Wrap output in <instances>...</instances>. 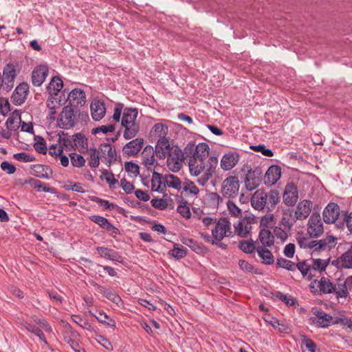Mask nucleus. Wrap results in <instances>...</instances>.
Instances as JSON below:
<instances>
[{"label":"nucleus","mask_w":352,"mask_h":352,"mask_svg":"<svg viewBox=\"0 0 352 352\" xmlns=\"http://www.w3.org/2000/svg\"><path fill=\"white\" fill-rule=\"evenodd\" d=\"M155 155L160 160L168 157L167 166L173 173H177L181 169L182 162L185 160L182 150L177 145L170 142V139L166 137H161L157 140Z\"/></svg>","instance_id":"f257e3e1"},{"label":"nucleus","mask_w":352,"mask_h":352,"mask_svg":"<svg viewBox=\"0 0 352 352\" xmlns=\"http://www.w3.org/2000/svg\"><path fill=\"white\" fill-rule=\"evenodd\" d=\"M138 116V110L137 108L126 107L124 109L121 126L124 128L123 137L125 140H130L138 133L140 126L135 122Z\"/></svg>","instance_id":"f03ea898"},{"label":"nucleus","mask_w":352,"mask_h":352,"mask_svg":"<svg viewBox=\"0 0 352 352\" xmlns=\"http://www.w3.org/2000/svg\"><path fill=\"white\" fill-rule=\"evenodd\" d=\"M241 172L245 174L243 181L248 191L256 189L262 182L263 171L260 166L252 169L250 165L245 164L241 168Z\"/></svg>","instance_id":"7ed1b4c3"},{"label":"nucleus","mask_w":352,"mask_h":352,"mask_svg":"<svg viewBox=\"0 0 352 352\" xmlns=\"http://www.w3.org/2000/svg\"><path fill=\"white\" fill-rule=\"evenodd\" d=\"M67 100L69 101V106L72 107L76 108L79 105L82 106L86 102L85 92L81 89L75 88L69 93L67 98L62 99V97L60 96L58 104L59 106H62L65 104Z\"/></svg>","instance_id":"20e7f679"},{"label":"nucleus","mask_w":352,"mask_h":352,"mask_svg":"<svg viewBox=\"0 0 352 352\" xmlns=\"http://www.w3.org/2000/svg\"><path fill=\"white\" fill-rule=\"evenodd\" d=\"M18 63L14 65L13 63H8L3 69L2 76L5 80L3 89L7 92L11 91L14 87V82L20 72V69H16Z\"/></svg>","instance_id":"39448f33"},{"label":"nucleus","mask_w":352,"mask_h":352,"mask_svg":"<svg viewBox=\"0 0 352 352\" xmlns=\"http://www.w3.org/2000/svg\"><path fill=\"white\" fill-rule=\"evenodd\" d=\"M75 125V114L74 108L65 106L57 119V126L63 129H69Z\"/></svg>","instance_id":"423d86ee"},{"label":"nucleus","mask_w":352,"mask_h":352,"mask_svg":"<svg viewBox=\"0 0 352 352\" xmlns=\"http://www.w3.org/2000/svg\"><path fill=\"white\" fill-rule=\"evenodd\" d=\"M307 231L312 238H318L323 234V223L318 211H314L310 216L307 223Z\"/></svg>","instance_id":"0eeeda50"},{"label":"nucleus","mask_w":352,"mask_h":352,"mask_svg":"<svg viewBox=\"0 0 352 352\" xmlns=\"http://www.w3.org/2000/svg\"><path fill=\"white\" fill-rule=\"evenodd\" d=\"M239 181L236 176H230L224 179L221 192L226 198H234L239 192Z\"/></svg>","instance_id":"6e6552de"},{"label":"nucleus","mask_w":352,"mask_h":352,"mask_svg":"<svg viewBox=\"0 0 352 352\" xmlns=\"http://www.w3.org/2000/svg\"><path fill=\"white\" fill-rule=\"evenodd\" d=\"M312 313L315 316L309 318L310 324L316 325L318 328H328L331 326V320L333 316L317 308L312 309Z\"/></svg>","instance_id":"1a4fd4ad"},{"label":"nucleus","mask_w":352,"mask_h":352,"mask_svg":"<svg viewBox=\"0 0 352 352\" xmlns=\"http://www.w3.org/2000/svg\"><path fill=\"white\" fill-rule=\"evenodd\" d=\"M298 199V190L293 182L286 184L283 195V203L289 207L294 206Z\"/></svg>","instance_id":"9d476101"},{"label":"nucleus","mask_w":352,"mask_h":352,"mask_svg":"<svg viewBox=\"0 0 352 352\" xmlns=\"http://www.w3.org/2000/svg\"><path fill=\"white\" fill-rule=\"evenodd\" d=\"M153 179H155L160 185L166 184L169 188L180 190L182 182L180 179L173 174H166L164 176L156 171H153Z\"/></svg>","instance_id":"9b49d317"},{"label":"nucleus","mask_w":352,"mask_h":352,"mask_svg":"<svg viewBox=\"0 0 352 352\" xmlns=\"http://www.w3.org/2000/svg\"><path fill=\"white\" fill-rule=\"evenodd\" d=\"M29 94V85L26 82H21L14 90L11 100L16 106L22 105L26 100Z\"/></svg>","instance_id":"f8f14e48"},{"label":"nucleus","mask_w":352,"mask_h":352,"mask_svg":"<svg viewBox=\"0 0 352 352\" xmlns=\"http://www.w3.org/2000/svg\"><path fill=\"white\" fill-rule=\"evenodd\" d=\"M48 74L49 66L47 64L36 66L31 74L32 84L35 87H40L45 80Z\"/></svg>","instance_id":"ddd939ff"},{"label":"nucleus","mask_w":352,"mask_h":352,"mask_svg":"<svg viewBox=\"0 0 352 352\" xmlns=\"http://www.w3.org/2000/svg\"><path fill=\"white\" fill-rule=\"evenodd\" d=\"M340 214V206L334 202H329L322 212V219L327 224L335 223Z\"/></svg>","instance_id":"4468645a"},{"label":"nucleus","mask_w":352,"mask_h":352,"mask_svg":"<svg viewBox=\"0 0 352 352\" xmlns=\"http://www.w3.org/2000/svg\"><path fill=\"white\" fill-rule=\"evenodd\" d=\"M267 192L263 188L257 189L252 195L250 202L252 208L261 211L267 208Z\"/></svg>","instance_id":"2eb2a0df"},{"label":"nucleus","mask_w":352,"mask_h":352,"mask_svg":"<svg viewBox=\"0 0 352 352\" xmlns=\"http://www.w3.org/2000/svg\"><path fill=\"white\" fill-rule=\"evenodd\" d=\"M281 167L278 165L270 166L264 177V184L268 187L274 185L281 177Z\"/></svg>","instance_id":"dca6fc26"},{"label":"nucleus","mask_w":352,"mask_h":352,"mask_svg":"<svg viewBox=\"0 0 352 352\" xmlns=\"http://www.w3.org/2000/svg\"><path fill=\"white\" fill-rule=\"evenodd\" d=\"M230 228V221L228 219L221 218L217 223L214 229L212 230V237L214 240L221 241L226 236V230Z\"/></svg>","instance_id":"f3484780"},{"label":"nucleus","mask_w":352,"mask_h":352,"mask_svg":"<svg viewBox=\"0 0 352 352\" xmlns=\"http://www.w3.org/2000/svg\"><path fill=\"white\" fill-rule=\"evenodd\" d=\"M282 214L283 216L280 220L279 225L283 226L285 230L289 232L299 219L296 217V213H294L293 210L291 208L283 209Z\"/></svg>","instance_id":"a211bd4d"},{"label":"nucleus","mask_w":352,"mask_h":352,"mask_svg":"<svg viewBox=\"0 0 352 352\" xmlns=\"http://www.w3.org/2000/svg\"><path fill=\"white\" fill-rule=\"evenodd\" d=\"M92 285L96 287V290L109 300L115 303L118 306L123 305V300L121 297L116 293L111 291L110 288H107L100 285L96 283H93Z\"/></svg>","instance_id":"6ab92c4d"},{"label":"nucleus","mask_w":352,"mask_h":352,"mask_svg":"<svg viewBox=\"0 0 352 352\" xmlns=\"http://www.w3.org/2000/svg\"><path fill=\"white\" fill-rule=\"evenodd\" d=\"M144 145L143 138H135L127 142L123 147L124 154L127 156H135Z\"/></svg>","instance_id":"aec40b11"},{"label":"nucleus","mask_w":352,"mask_h":352,"mask_svg":"<svg viewBox=\"0 0 352 352\" xmlns=\"http://www.w3.org/2000/svg\"><path fill=\"white\" fill-rule=\"evenodd\" d=\"M96 251L101 257L109 259L113 261H117L120 263H124L123 257L118 252H116L113 249L104 246H98L96 248Z\"/></svg>","instance_id":"412c9836"},{"label":"nucleus","mask_w":352,"mask_h":352,"mask_svg":"<svg viewBox=\"0 0 352 352\" xmlns=\"http://www.w3.org/2000/svg\"><path fill=\"white\" fill-rule=\"evenodd\" d=\"M239 160V154L236 152H229L223 155L221 160V167L224 170H231Z\"/></svg>","instance_id":"4be33fe9"},{"label":"nucleus","mask_w":352,"mask_h":352,"mask_svg":"<svg viewBox=\"0 0 352 352\" xmlns=\"http://www.w3.org/2000/svg\"><path fill=\"white\" fill-rule=\"evenodd\" d=\"M312 206L313 203L311 200L304 199L300 201L295 211L296 217L298 218L299 220H304L307 218L311 210Z\"/></svg>","instance_id":"5701e85b"},{"label":"nucleus","mask_w":352,"mask_h":352,"mask_svg":"<svg viewBox=\"0 0 352 352\" xmlns=\"http://www.w3.org/2000/svg\"><path fill=\"white\" fill-rule=\"evenodd\" d=\"M89 199L91 201L98 203L100 206H103L105 209L109 210L116 209L119 214H122L125 217H128L126 211L123 208L120 207L113 203H110L108 200L102 199L96 196H89Z\"/></svg>","instance_id":"b1692460"},{"label":"nucleus","mask_w":352,"mask_h":352,"mask_svg":"<svg viewBox=\"0 0 352 352\" xmlns=\"http://www.w3.org/2000/svg\"><path fill=\"white\" fill-rule=\"evenodd\" d=\"M130 218L131 220L138 222V223H140L142 222H144L148 224H153L151 229H152V230H153L155 232H157L159 233H162L164 234H166L167 233L166 228L164 225H162L160 223H157L155 220H151L150 219H146V217H142V216L131 215Z\"/></svg>","instance_id":"393cba45"},{"label":"nucleus","mask_w":352,"mask_h":352,"mask_svg":"<svg viewBox=\"0 0 352 352\" xmlns=\"http://www.w3.org/2000/svg\"><path fill=\"white\" fill-rule=\"evenodd\" d=\"M106 113L104 102L100 100H95L91 104V113L93 120L99 121L102 119Z\"/></svg>","instance_id":"a878e982"},{"label":"nucleus","mask_w":352,"mask_h":352,"mask_svg":"<svg viewBox=\"0 0 352 352\" xmlns=\"http://www.w3.org/2000/svg\"><path fill=\"white\" fill-rule=\"evenodd\" d=\"M31 170H34V175L36 177L42 179H50L52 177L53 170L47 165L33 164L30 166Z\"/></svg>","instance_id":"bb28decb"},{"label":"nucleus","mask_w":352,"mask_h":352,"mask_svg":"<svg viewBox=\"0 0 352 352\" xmlns=\"http://www.w3.org/2000/svg\"><path fill=\"white\" fill-rule=\"evenodd\" d=\"M63 87V82L58 76L52 77L50 83L47 86V92L50 96H58Z\"/></svg>","instance_id":"cd10ccee"},{"label":"nucleus","mask_w":352,"mask_h":352,"mask_svg":"<svg viewBox=\"0 0 352 352\" xmlns=\"http://www.w3.org/2000/svg\"><path fill=\"white\" fill-rule=\"evenodd\" d=\"M74 138V150L78 148L80 153H86L88 152V140L86 136L82 133H75Z\"/></svg>","instance_id":"c85d7f7f"},{"label":"nucleus","mask_w":352,"mask_h":352,"mask_svg":"<svg viewBox=\"0 0 352 352\" xmlns=\"http://www.w3.org/2000/svg\"><path fill=\"white\" fill-rule=\"evenodd\" d=\"M267 248V246H258L256 252L261 258V263L264 265H270L274 263V257L272 252Z\"/></svg>","instance_id":"c756f323"},{"label":"nucleus","mask_w":352,"mask_h":352,"mask_svg":"<svg viewBox=\"0 0 352 352\" xmlns=\"http://www.w3.org/2000/svg\"><path fill=\"white\" fill-rule=\"evenodd\" d=\"M155 149L151 145H146L142 152V163L147 166V169L151 170L148 166H151L155 163Z\"/></svg>","instance_id":"7c9ffc66"},{"label":"nucleus","mask_w":352,"mask_h":352,"mask_svg":"<svg viewBox=\"0 0 352 352\" xmlns=\"http://www.w3.org/2000/svg\"><path fill=\"white\" fill-rule=\"evenodd\" d=\"M89 313L92 316L95 317L99 322L104 324L113 329L116 328V321L111 318L109 316L107 315L102 310H96V313L89 311Z\"/></svg>","instance_id":"2f4dec72"},{"label":"nucleus","mask_w":352,"mask_h":352,"mask_svg":"<svg viewBox=\"0 0 352 352\" xmlns=\"http://www.w3.org/2000/svg\"><path fill=\"white\" fill-rule=\"evenodd\" d=\"M21 325L23 329H26L29 332H31L32 333H33L35 336H36L37 337H38L39 339L42 342H43V343L45 344H48V342L46 340L43 331L39 327H38L37 326H36L35 324H34L32 323L28 322L25 321L21 322Z\"/></svg>","instance_id":"473e14b6"},{"label":"nucleus","mask_w":352,"mask_h":352,"mask_svg":"<svg viewBox=\"0 0 352 352\" xmlns=\"http://www.w3.org/2000/svg\"><path fill=\"white\" fill-rule=\"evenodd\" d=\"M222 200L223 199L217 192H210L207 191L204 204L210 208L217 209Z\"/></svg>","instance_id":"72a5a7b5"},{"label":"nucleus","mask_w":352,"mask_h":352,"mask_svg":"<svg viewBox=\"0 0 352 352\" xmlns=\"http://www.w3.org/2000/svg\"><path fill=\"white\" fill-rule=\"evenodd\" d=\"M258 239L262 244L261 246L271 247L274 243V236L267 229H261L258 234Z\"/></svg>","instance_id":"f704fd0d"},{"label":"nucleus","mask_w":352,"mask_h":352,"mask_svg":"<svg viewBox=\"0 0 352 352\" xmlns=\"http://www.w3.org/2000/svg\"><path fill=\"white\" fill-rule=\"evenodd\" d=\"M188 254V250L182 245L175 243L173 248L167 252V255L173 257L177 260L184 258Z\"/></svg>","instance_id":"c9c22d12"},{"label":"nucleus","mask_w":352,"mask_h":352,"mask_svg":"<svg viewBox=\"0 0 352 352\" xmlns=\"http://www.w3.org/2000/svg\"><path fill=\"white\" fill-rule=\"evenodd\" d=\"M209 146L206 142H200L197 145V149L195 154V160H199L204 162L209 154Z\"/></svg>","instance_id":"e433bc0d"},{"label":"nucleus","mask_w":352,"mask_h":352,"mask_svg":"<svg viewBox=\"0 0 352 352\" xmlns=\"http://www.w3.org/2000/svg\"><path fill=\"white\" fill-rule=\"evenodd\" d=\"M267 211L272 212L280 201L279 192L276 189L270 190L267 193Z\"/></svg>","instance_id":"4c0bfd02"},{"label":"nucleus","mask_w":352,"mask_h":352,"mask_svg":"<svg viewBox=\"0 0 352 352\" xmlns=\"http://www.w3.org/2000/svg\"><path fill=\"white\" fill-rule=\"evenodd\" d=\"M318 287L320 292L323 294H332L336 292V286L329 278L324 276L318 281Z\"/></svg>","instance_id":"58836bf2"},{"label":"nucleus","mask_w":352,"mask_h":352,"mask_svg":"<svg viewBox=\"0 0 352 352\" xmlns=\"http://www.w3.org/2000/svg\"><path fill=\"white\" fill-rule=\"evenodd\" d=\"M238 248L245 254H253L256 251L257 247L252 239L239 241Z\"/></svg>","instance_id":"ea45409f"},{"label":"nucleus","mask_w":352,"mask_h":352,"mask_svg":"<svg viewBox=\"0 0 352 352\" xmlns=\"http://www.w3.org/2000/svg\"><path fill=\"white\" fill-rule=\"evenodd\" d=\"M197 161L195 158L189 159L188 160L189 171L192 177H197L205 169L204 162H201L199 164H196Z\"/></svg>","instance_id":"a19ab883"},{"label":"nucleus","mask_w":352,"mask_h":352,"mask_svg":"<svg viewBox=\"0 0 352 352\" xmlns=\"http://www.w3.org/2000/svg\"><path fill=\"white\" fill-rule=\"evenodd\" d=\"M88 151H89V157L87 158V160L89 162H88L89 166L92 168L98 167V166L100 164V160L101 157L99 155L97 149L94 147H91V148H88Z\"/></svg>","instance_id":"79ce46f5"},{"label":"nucleus","mask_w":352,"mask_h":352,"mask_svg":"<svg viewBox=\"0 0 352 352\" xmlns=\"http://www.w3.org/2000/svg\"><path fill=\"white\" fill-rule=\"evenodd\" d=\"M36 142L34 144V148L40 154L45 155L47 152V144L45 139L41 135H34V138Z\"/></svg>","instance_id":"37998d69"},{"label":"nucleus","mask_w":352,"mask_h":352,"mask_svg":"<svg viewBox=\"0 0 352 352\" xmlns=\"http://www.w3.org/2000/svg\"><path fill=\"white\" fill-rule=\"evenodd\" d=\"M238 264L239 268L244 272L252 273L254 274H263L258 269L255 268L254 265H252L248 261L244 259H240L238 262Z\"/></svg>","instance_id":"c03bdc74"},{"label":"nucleus","mask_w":352,"mask_h":352,"mask_svg":"<svg viewBox=\"0 0 352 352\" xmlns=\"http://www.w3.org/2000/svg\"><path fill=\"white\" fill-rule=\"evenodd\" d=\"M273 295L276 298L282 300L285 302V305L291 306V307H296V305H298V300L296 298H293L292 296H288L285 294H283L280 291H276L275 293H273Z\"/></svg>","instance_id":"a18cd8bd"},{"label":"nucleus","mask_w":352,"mask_h":352,"mask_svg":"<svg viewBox=\"0 0 352 352\" xmlns=\"http://www.w3.org/2000/svg\"><path fill=\"white\" fill-rule=\"evenodd\" d=\"M271 318L272 319V321H268L267 319H265V320L267 322L270 323L272 324V326L275 329L278 330L280 333H287V334H288L291 332V329L289 327V325L280 322V321L278 319H276L274 317H271Z\"/></svg>","instance_id":"49530a36"},{"label":"nucleus","mask_w":352,"mask_h":352,"mask_svg":"<svg viewBox=\"0 0 352 352\" xmlns=\"http://www.w3.org/2000/svg\"><path fill=\"white\" fill-rule=\"evenodd\" d=\"M63 338L75 352H85L84 349H80L78 342L76 341L77 338H71L67 331L63 333Z\"/></svg>","instance_id":"de8ad7c7"},{"label":"nucleus","mask_w":352,"mask_h":352,"mask_svg":"<svg viewBox=\"0 0 352 352\" xmlns=\"http://www.w3.org/2000/svg\"><path fill=\"white\" fill-rule=\"evenodd\" d=\"M276 267L283 268L288 271L295 270V263L283 257H279L276 259Z\"/></svg>","instance_id":"09e8293b"},{"label":"nucleus","mask_w":352,"mask_h":352,"mask_svg":"<svg viewBox=\"0 0 352 352\" xmlns=\"http://www.w3.org/2000/svg\"><path fill=\"white\" fill-rule=\"evenodd\" d=\"M182 204L177 206V212L180 214L181 216L188 219L191 217V212L190 208L187 206L188 201L184 200L182 197H180Z\"/></svg>","instance_id":"8fccbe9b"},{"label":"nucleus","mask_w":352,"mask_h":352,"mask_svg":"<svg viewBox=\"0 0 352 352\" xmlns=\"http://www.w3.org/2000/svg\"><path fill=\"white\" fill-rule=\"evenodd\" d=\"M101 172L102 175L100 176V179H103V176H104V179L109 185V188H115L114 185L118 184V180L114 178V174L111 171L109 172L106 169H102Z\"/></svg>","instance_id":"3c124183"},{"label":"nucleus","mask_w":352,"mask_h":352,"mask_svg":"<svg viewBox=\"0 0 352 352\" xmlns=\"http://www.w3.org/2000/svg\"><path fill=\"white\" fill-rule=\"evenodd\" d=\"M168 128L167 125L157 123L155 124L151 129L150 133H154L155 135H158L159 138L161 137H166L168 133Z\"/></svg>","instance_id":"603ef678"},{"label":"nucleus","mask_w":352,"mask_h":352,"mask_svg":"<svg viewBox=\"0 0 352 352\" xmlns=\"http://www.w3.org/2000/svg\"><path fill=\"white\" fill-rule=\"evenodd\" d=\"M69 156L73 166L81 168L85 166L86 161L82 155L76 153H71L69 154Z\"/></svg>","instance_id":"864d4df0"},{"label":"nucleus","mask_w":352,"mask_h":352,"mask_svg":"<svg viewBox=\"0 0 352 352\" xmlns=\"http://www.w3.org/2000/svg\"><path fill=\"white\" fill-rule=\"evenodd\" d=\"M344 269H352V245L341 255Z\"/></svg>","instance_id":"5fc2aeb1"},{"label":"nucleus","mask_w":352,"mask_h":352,"mask_svg":"<svg viewBox=\"0 0 352 352\" xmlns=\"http://www.w3.org/2000/svg\"><path fill=\"white\" fill-rule=\"evenodd\" d=\"M117 160L118 155L116 148L115 147H111V148H109L107 151V157H104V160H102V161L104 162L108 167H111Z\"/></svg>","instance_id":"6e6d98bb"},{"label":"nucleus","mask_w":352,"mask_h":352,"mask_svg":"<svg viewBox=\"0 0 352 352\" xmlns=\"http://www.w3.org/2000/svg\"><path fill=\"white\" fill-rule=\"evenodd\" d=\"M250 148L252 151L257 153H261L262 155L266 157H272L274 156V151L272 149L267 148L265 145L263 144H259L258 145H251Z\"/></svg>","instance_id":"4d7b16f0"},{"label":"nucleus","mask_w":352,"mask_h":352,"mask_svg":"<svg viewBox=\"0 0 352 352\" xmlns=\"http://www.w3.org/2000/svg\"><path fill=\"white\" fill-rule=\"evenodd\" d=\"M342 213L344 217V220L342 222L337 223L336 226L338 228H343L344 224H346L349 231L352 233V212L348 213L347 210H344L342 211Z\"/></svg>","instance_id":"13d9d810"},{"label":"nucleus","mask_w":352,"mask_h":352,"mask_svg":"<svg viewBox=\"0 0 352 352\" xmlns=\"http://www.w3.org/2000/svg\"><path fill=\"white\" fill-rule=\"evenodd\" d=\"M72 319L75 323L78 324L82 329L89 331L94 330L91 324L87 320H83L82 318L79 315H73L72 316Z\"/></svg>","instance_id":"bf43d9fd"},{"label":"nucleus","mask_w":352,"mask_h":352,"mask_svg":"<svg viewBox=\"0 0 352 352\" xmlns=\"http://www.w3.org/2000/svg\"><path fill=\"white\" fill-rule=\"evenodd\" d=\"M125 171L128 173H132L135 177L140 175V166L132 161H128L124 163Z\"/></svg>","instance_id":"052dcab7"},{"label":"nucleus","mask_w":352,"mask_h":352,"mask_svg":"<svg viewBox=\"0 0 352 352\" xmlns=\"http://www.w3.org/2000/svg\"><path fill=\"white\" fill-rule=\"evenodd\" d=\"M197 149V145L195 142H189L185 146L183 153H184L185 157H189V159L195 158V154Z\"/></svg>","instance_id":"680f3d73"},{"label":"nucleus","mask_w":352,"mask_h":352,"mask_svg":"<svg viewBox=\"0 0 352 352\" xmlns=\"http://www.w3.org/2000/svg\"><path fill=\"white\" fill-rule=\"evenodd\" d=\"M151 204L153 208L160 210H165L168 205V204L167 203V199L164 198H154L151 199Z\"/></svg>","instance_id":"e2e57ef3"},{"label":"nucleus","mask_w":352,"mask_h":352,"mask_svg":"<svg viewBox=\"0 0 352 352\" xmlns=\"http://www.w3.org/2000/svg\"><path fill=\"white\" fill-rule=\"evenodd\" d=\"M123 201L126 204L129 206L140 209L141 212L144 211V207L146 204H143L140 201H135V199H131L129 197H122Z\"/></svg>","instance_id":"0e129e2a"},{"label":"nucleus","mask_w":352,"mask_h":352,"mask_svg":"<svg viewBox=\"0 0 352 352\" xmlns=\"http://www.w3.org/2000/svg\"><path fill=\"white\" fill-rule=\"evenodd\" d=\"M36 190L37 192L41 190L45 192H50L51 194H56V189L54 187H50L48 184H43L40 180L38 181V184H35L33 187Z\"/></svg>","instance_id":"69168bd1"},{"label":"nucleus","mask_w":352,"mask_h":352,"mask_svg":"<svg viewBox=\"0 0 352 352\" xmlns=\"http://www.w3.org/2000/svg\"><path fill=\"white\" fill-rule=\"evenodd\" d=\"M227 207L231 216L234 217H240L241 215V210L231 200L227 202Z\"/></svg>","instance_id":"338daca9"},{"label":"nucleus","mask_w":352,"mask_h":352,"mask_svg":"<svg viewBox=\"0 0 352 352\" xmlns=\"http://www.w3.org/2000/svg\"><path fill=\"white\" fill-rule=\"evenodd\" d=\"M297 268L303 277H305L308 272H310L311 267L309 265L305 260L298 262L295 264V269Z\"/></svg>","instance_id":"774afa93"}]
</instances>
